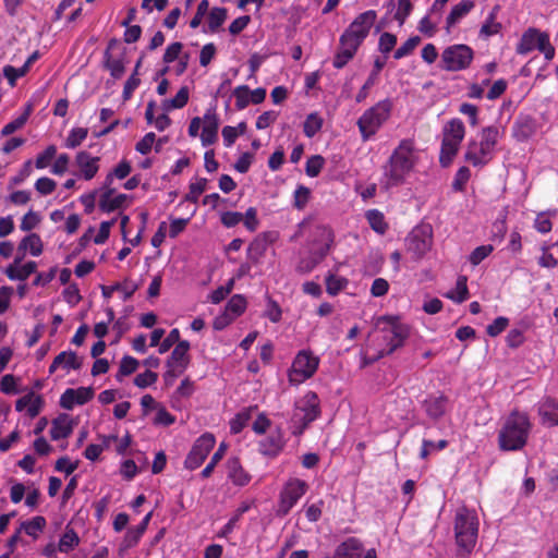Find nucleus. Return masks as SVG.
<instances>
[{"instance_id":"f257e3e1","label":"nucleus","mask_w":558,"mask_h":558,"mask_svg":"<svg viewBox=\"0 0 558 558\" xmlns=\"http://www.w3.org/2000/svg\"><path fill=\"white\" fill-rule=\"evenodd\" d=\"M420 160V150L412 140H402L384 167L380 185L385 190L402 185Z\"/></svg>"},{"instance_id":"f03ea898","label":"nucleus","mask_w":558,"mask_h":558,"mask_svg":"<svg viewBox=\"0 0 558 558\" xmlns=\"http://www.w3.org/2000/svg\"><path fill=\"white\" fill-rule=\"evenodd\" d=\"M504 132L497 125L483 128L476 138H471L465 148L464 159L476 168L488 165L496 151V146Z\"/></svg>"},{"instance_id":"7ed1b4c3","label":"nucleus","mask_w":558,"mask_h":558,"mask_svg":"<svg viewBox=\"0 0 558 558\" xmlns=\"http://www.w3.org/2000/svg\"><path fill=\"white\" fill-rule=\"evenodd\" d=\"M532 424L526 413L511 412L498 434L499 447L506 451L522 449L529 438Z\"/></svg>"},{"instance_id":"20e7f679","label":"nucleus","mask_w":558,"mask_h":558,"mask_svg":"<svg viewBox=\"0 0 558 558\" xmlns=\"http://www.w3.org/2000/svg\"><path fill=\"white\" fill-rule=\"evenodd\" d=\"M320 415V402L314 391H307L295 400L290 418L291 433L300 436Z\"/></svg>"},{"instance_id":"39448f33","label":"nucleus","mask_w":558,"mask_h":558,"mask_svg":"<svg viewBox=\"0 0 558 558\" xmlns=\"http://www.w3.org/2000/svg\"><path fill=\"white\" fill-rule=\"evenodd\" d=\"M392 110V101L383 99L366 109L357 119V128L364 142L371 140L388 121Z\"/></svg>"},{"instance_id":"423d86ee","label":"nucleus","mask_w":558,"mask_h":558,"mask_svg":"<svg viewBox=\"0 0 558 558\" xmlns=\"http://www.w3.org/2000/svg\"><path fill=\"white\" fill-rule=\"evenodd\" d=\"M478 533V519L474 511L461 508L454 518V537L460 550L471 554L475 547Z\"/></svg>"},{"instance_id":"0eeeda50","label":"nucleus","mask_w":558,"mask_h":558,"mask_svg":"<svg viewBox=\"0 0 558 558\" xmlns=\"http://www.w3.org/2000/svg\"><path fill=\"white\" fill-rule=\"evenodd\" d=\"M377 327L384 333L383 338L387 341L386 348L380 350L379 355L392 353L401 347L409 336V326L403 324L399 317L383 316L377 320Z\"/></svg>"},{"instance_id":"6e6552de","label":"nucleus","mask_w":558,"mask_h":558,"mask_svg":"<svg viewBox=\"0 0 558 558\" xmlns=\"http://www.w3.org/2000/svg\"><path fill=\"white\" fill-rule=\"evenodd\" d=\"M465 135V128L460 119H451L444 126V137L440 150V163L448 166L457 155Z\"/></svg>"},{"instance_id":"1a4fd4ad","label":"nucleus","mask_w":558,"mask_h":558,"mask_svg":"<svg viewBox=\"0 0 558 558\" xmlns=\"http://www.w3.org/2000/svg\"><path fill=\"white\" fill-rule=\"evenodd\" d=\"M319 359L312 352L302 350L294 357L291 368L288 373V379L291 385H300L311 378L317 371Z\"/></svg>"},{"instance_id":"9d476101","label":"nucleus","mask_w":558,"mask_h":558,"mask_svg":"<svg viewBox=\"0 0 558 558\" xmlns=\"http://www.w3.org/2000/svg\"><path fill=\"white\" fill-rule=\"evenodd\" d=\"M474 58L473 49L464 44L447 47L441 53V68L449 72L465 70Z\"/></svg>"},{"instance_id":"9b49d317","label":"nucleus","mask_w":558,"mask_h":558,"mask_svg":"<svg viewBox=\"0 0 558 558\" xmlns=\"http://www.w3.org/2000/svg\"><path fill=\"white\" fill-rule=\"evenodd\" d=\"M535 49L541 51L546 60H551L555 56V49L549 41V36L535 28H530L522 35L517 46V52L519 54H526Z\"/></svg>"},{"instance_id":"f8f14e48","label":"nucleus","mask_w":558,"mask_h":558,"mask_svg":"<svg viewBox=\"0 0 558 558\" xmlns=\"http://www.w3.org/2000/svg\"><path fill=\"white\" fill-rule=\"evenodd\" d=\"M308 485L305 481L291 477L283 485L278 505V514L286 515L298 504L307 492Z\"/></svg>"},{"instance_id":"ddd939ff","label":"nucleus","mask_w":558,"mask_h":558,"mask_svg":"<svg viewBox=\"0 0 558 558\" xmlns=\"http://www.w3.org/2000/svg\"><path fill=\"white\" fill-rule=\"evenodd\" d=\"M376 17L377 14L374 10L359 14L340 37L360 47L367 37Z\"/></svg>"},{"instance_id":"4468645a","label":"nucleus","mask_w":558,"mask_h":558,"mask_svg":"<svg viewBox=\"0 0 558 558\" xmlns=\"http://www.w3.org/2000/svg\"><path fill=\"white\" fill-rule=\"evenodd\" d=\"M190 342L186 340L180 341L172 350L169 359L167 360V372L163 377L167 384L182 375L190 363Z\"/></svg>"},{"instance_id":"2eb2a0df","label":"nucleus","mask_w":558,"mask_h":558,"mask_svg":"<svg viewBox=\"0 0 558 558\" xmlns=\"http://www.w3.org/2000/svg\"><path fill=\"white\" fill-rule=\"evenodd\" d=\"M216 444L215 436L211 433L201 435L193 444L189 454L185 458L184 466L187 470H196L206 460Z\"/></svg>"},{"instance_id":"dca6fc26","label":"nucleus","mask_w":558,"mask_h":558,"mask_svg":"<svg viewBox=\"0 0 558 558\" xmlns=\"http://www.w3.org/2000/svg\"><path fill=\"white\" fill-rule=\"evenodd\" d=\"M432 247V234L424 228L414 229L407 238V248L416 259L422 258Z\"/></svg>"},{"instance_id":"f3484780","label":"nucleus","mask_w":558,"mask_h":558,"mask_svg":"<svg viewBox=\"0 0 558 558\" xmlns=\"http://www.w3.org/2000/svg\"><path fill=\"white\" fill-rule=\"evenodd\" d=\"M100 158L93 156L86 150L75 155L76 175L85 181L93 180L99 171Z\"/></svg>"},{"instance_id":"a211bd4d","label":"nucleus","mask_w":558,"mask_h":558,"mask_svg":"<svg viewBox=\"0 0 558 558\" xmlns=\"http://www.w3.org/2000/svg\"><path fill=\"white\" fill-rule=\"evenodd\" d=\"M93 397L94 391L89 387L68 388L60 397V405L65 410H73L75 405H83Z\"/></svg>"},{"instance_id":"6ab92c4d","label":"nucleus","mask_w":558,"mask_h":558,"mask_svg":"<svg viewBox=\"0 0 558 558\" xmlns=\"http://www.w3.org/2000/svg\"><path fill=\"white\" fill-rule=\"evenodd\" d=\"M204 126L201 134L203 146H210L218 140L219 119L214 109H208L204 117Z\"/></svg>"},{"instance_id":"aec40b11","label":"nucleus","mask_w":558,"mask_h":558,"mask_svg":"<svg viewBox=\"0 0 558 558\" xmlns=\"http://www.w3.org/2000/svg\"><path fill=\"white\" fill-rule=\"evenodd\" d=\"M100 191L101 195L99 199V208L105 213H111L122 208L128 201V195L116 194V191L112 187V185L109 187H105V184H102Z\"/></svg>"},{"instance_id":"412c9836","label":"nucleus","mask_w":558,"mask_h":558,"mask_svg":"<svg viewBox=\"0 0 558 558\" xmlns=\"http://www.w3.org/2000/svg\"><path fill=\"white\" fill-rule=\"evenodd\" d=\"M227 478L235 486H246L252 476L244 470L239 458H229L226 462Z\"/></svg>"},{"instance_id":"4be33fe9","label":"nucleus","mask_w":558,"mask_h":558,"mask_svg":"<svg viewBox=\"0 0 558 558\" xmlns=\"http://www.w3.org/2000/svg\"><path fill=\"white\" fill-rule=\"evenodd\" d=\"M44 407V399L41 396L36 395L33 391L27 392L23 397L16 400L15 410L17 412L26 411L31 418L36 417Z\"/></svg>"},{"instance_id":"5701e85b","label":"nucleus","mask_w":558,"mask_h":558,"mask_svg":"<svg viewBox=\"0 0 558 558\" xmlns=\"http://www.w3.org/2000/svg\"><path fill=\"white\" fill-rule=\"evenodd\" d=\"M73 430V420L69 414H60L51 423L50 436L53 440L68 438Z\"/></svg>"},{"instance_id":"b1692460","label":"nucleus","mask_w":558,"mask_h":558,"mask_svg":"<svg viewBox=\"0 0 558 558\" xmlns=\"http://www.w3.org/2000/svg\"><path fill=\"white\" fill-rule=\"evenodd\" d=\"M81 367V361L77 355L72 351H63L59 353L51 365L49 366V373H54L58 368L64 369L69 373L72 369H78Z\"/></svg>"},{"instance_id":"393cba45","label":"nucleus","mask_w":558,"mask_h":558,"mask_svg":"<svg viewBox=\"0 0 558 558\" xmlns=\"http://www.w3.org/2000/svg\"><path fill=\"white\" fill-rule=\"evenodd\" d=\"M535 132L536 122L529 116L518 118L512 128L513 136L520 142L529 140Z\"/></svg>"},{"instance_id":"a878e982","label":"nucleus","mask_w":558,"mask_h":558,"mask_svg":"<svg viewBox=\"0 0 558 558\" xmlns=\"http://www.w3.org/2000/svg\"><path fill=\"white\" fill-rule=\"evenodd\" d=\"M542 423L548 426L558 425V400L546 398L538 407Z\"/></svg>"},{"instance_id":"bb28decb","label":"nucleus","mask_w":558,"mask_h":558,"mask_svg":"<svg viewBox=\"0 0 558 558\" xmlns=\"http://www.w3.org/2000/svg\"><path fill=\"white\" fill-rule=\"evenodd\" d=\"M475 7L474 1L463 0L452 7L449 15L446 19V29L450 33L451 27L457 25L464 16H466Z\"/></svg>"},{"instance_id":"cd10ccee","label":"nucleus","mask_w":558,"mask_h":558,"mask_svg":"<svg viewBox=\"0 0 558 558\" xmlns=\"http://www.w3.org/2000/svg\"><path fill=\"white\" fill-rule=\"evenodd\" d=\"M361 542L351 537L341 543L332 556H326L324 558H361Z\"/></svg>"},{"instance_id":"c85d7f7f","label":"nucleus","mask_w":558,"mask_h":558,"mask_svg":"<svg viewBox=\"0 0 558 558\" xmlns=\"http://www.w3.org/2000/svg\"><path fill=\"white\" fill-rule=\"evenodd\" d=\"M357 49L359 46L352 44L349 40H344L342 37H340L339 50L335 56L333 66L336 69H342L354 57Z\"/></svg>"},{"instance_id":"c756f323","label":"nucleus","mask_w":558,"mask_h":558,"mask_svg":"<svg viewBox=\"0 0 558 558\" xmlns=\"http://www.w3.org/2000/svg\"><path fill=\"white\" fill-rule=\"evenodd\" d=\"M37 269L36 262H27L24 265H19L17 260L14 264L10 265L5 269V275L11 280H26L32 274H34Z\"/></svg>"},{"instance_id":"7c9ffc66","label":"nucleus","mask_w":558,"mask_h":558,"mask_svg":"<svg viewBox=\"0 0 558 558\" xmlns=\"http://www.w3.org/2000/svg\"><path fill=\"white\" fill-rule=\"evenodd\" d=\"M500 11V7L495 5L489 14L487 15L485 22L482 24L480 29V36L483 38H489L494 35H497L501 31V23L497 21V15Z\"/></svg>"},{"instance_id":"2f4dec72","label":"nucleus","mask_w":558,"mask_h":558,"mask_svg":"<svg viewBox=\"0 0 558 558\" xmlns=\"http://www.w3.org/2000/svg\"><path fill=\"white\" fill-rule=\"evenodd\" d=\"M448 400L445 396H432L424 404L427 415L432 418H438L442 416L447 409Z\"/></svg>"},{"instance_id":"473e14b6","label":"nucleus","mask_w":558,"mask_h":558,"mask_svg":"<svg viewBox=\"0 0 558 558\" xmlns=\"http://www.w3.org/2000/svg\"><path fill=\"white\" fill-rule=\"evenodd\" d=\"M385 63H386V61L381 60L379 58H377L375 60L374 70L372 71V73L367 77L366 82L364 83V85L361 87V89L356 94V97H355L356 102H363L367 98L368 90L376 83L378 74L385 66Z\"/></svg>"},{"instance_id":"72a5a7b5","label":"nucleus","mask_w":558,"mask_h":558,"mask_svg":"<svg viewBox=\"0 0 558 558\" xmlns=\"http://www.w3.org/2000/svg\"><path fill=\"white\" fill-rule=\"evenodd\" d=\"M105 66L114 80H119L125 72V60L122 54L113 56L109 52L105 53Z\"/></svg>"},{"instance_id":"f704fd0d","label":"nucleus","mask_w":558,"mask_h":558,"mask_svg":"<svg viewBox=\"0 0 558 558\" xmlns=\"http://www.w3.org/2000/svg\"><path fill=\"white\" fill-rule=\"evenodd\" d=\"M283 447V439L281 434H272L260 441V452L264 456L275 457Z\"/></svg>"},{"instance_id":"c9c22d12","label":"nucleus","mask_w":558,"mask_h":558,"mask_svg":"<svg viewBox=\"0 0 558 558\" xmlns=\"http://www.w3.org/2000/svg\"><path fill=\"white\" fill-rule=\"evenodd\" d=\"M468 278L465 276H459L456 282V287L448 291L445 296L456 303H462L469 298Z\"/></svg>"},{"instance_id":"e433bc0d","label":"nucleus","mask_w":558,"mask_h":558,"mask_svg":"<svg viewBox=\"0 0 558 558\" xmlns=\"http://www.w3.org/2000/svg\"><path fill=\"white\" fill-rule=\"evenodd\" d=\"M132 170L131 163L126 160H121L113 169L110 171L102 184L105 187H109L112 185L114 179L123 180L125 179Z\"/></svg>"},{"instance_id":"4c0bfd02","label":"nucleus","mask_w":558,"mask_h":558,"mask_svg":"<svg viewBox=\"0 0 558 558\" xmlns=\"http://www.w3.org/2000/svg\"><path fill=\"white\" fill-rule=\"evenodd\" d=\"M365 217L371 228L378 234H384L387 231L388 225L381 211L377 209H369L366 211Z\"/></svg>"},{"instance_id":"58836bf2","label":"nucleus","mask_w":558,"mask_h":558,"mask_svg":"<svg viewBox=\"0 0 558 558\" xmlns=\"http://www.w3.org/2000/svg\"><path fill=\"white\" fill-rule=\"evenodd\" d=\"M20 250L28 251L33 256H39L43 252V242L38 234L32 233L20 243Z\"/></svg>"},{"instance_id":"ea45409f","label":"nucleus","mask_w":558,"mask_h":558,"mask_svg":"<svg viewBox=\"0 0 558 558\" xmlns=\"http://www.w3.org/2000/svg\"><path fill=\"white\" fill-rule=\"evenodd\" d=\"M246 308V300L241 294H234L227 303L225 312L233 319L240 316Z\"/></svg>"},{"instance_id":"a19ab883","label":"nucleus","mask_w":558,"mask_h":558,"mask_svg":"<svg viewBox=\"0 0 558 558\" xmlns=\"http://www.w3.org/2000/svg\"><path fill=\"white\" fill-rule=\"evenodd\" d=\"M187 100L189 88L186 86H183L180 88V90L173 98L165 100L162 102V107L166 111H170L172 109H180L186 105Z\"/></svg>"},{"instance_id":"79ce46f5","label":"nucleus","mask_w":558,"mask_h":558,"mask_svg":"<svg viewBox=\"0 0 558 558\" xmlns=\"http://www.w3.org/2000/svg\"><path fill=\"white\" fill-rule=\"evenodd\" d=\"M111 439H116V437L113 435L104 436L102 444L88 445L84 451V457L90 461L97 460L101 452L109 447Z\"/></svg>"},{"instance_id":"37998d69","label":"nucleus","mask_w":558,"mask_h":558,"mask_svg":"<svg viewBox=\"0 0 558 558\" xmlns=\"http://www.w3.org/2000/svg\"><path fill=\"white\" fill-rule=\"evenodd\" d=\"M138 365L140 363L135 357L130 355L123 356L120 362L119 371L116 375L117 380L122 381L125 376L133 374L137 369Z\"/></svg>"},{"instance_id":"c03bdc74","label":"nucleus","mask_w":558,"mask_h":558,"mask_svg":"<svg viewBox=\"0 0 558 558\" xmlns=\"http://www.w3.org/2000/svg\"><path fill=\"white\" fill-rule=\"evenodd\" d=\"M87 128H73L65 138L64 145L66 148L74 149L78 147L87 137Z\"/></svg>"},{"instance_id":"a18cd8bd","label":"nucleus","mask_w":558,"mask_h":558,"mask_svg":"<svg viewBox=\"0 0 558 558\" xmlns=\"http://www.w3.org/2000/svg\"><path fill=\"white\" fill-rule=\"evenodd\" d=\"M349 281L347 278L329 274L326 277V291L330 295H337L340 291H342L347 286Z\"/></svg>"},{"instance_id":"49530a36","label":"nucleus","mask_w":558,"mask_h":558,"mask_svg":"<svg viewBox=\"0 0 558 558\" xmlns=\"http://www.w3.org/2000/svg\"><path fill=\"white\" fill-rule=\"evenodd\" d=\"M227 19V10L225 8H213L208 13L209 32L216 33Z\"/></svg>"},{"instance_id":"de8ad7c7","label":"nucleus","mask_w":558,"mask_h":558,"mask_svg":"<svg viewBox=\"0 0 558 558\" xmlns=\"http://www.w3.org/2000/svg\"><path fill=\"white\" fill-rule=\"evenodd\" d=\"M251 89L247 85H240L232 92V96L235 98V107L238 110L245 109L251 104Z\"/></svg>"},{"instance_id":"09e8293b","label":"nucleus","mask_w":558,"mask_h":558,"mask_svg":"<svg viewBox=\"0 0 558 558\" xmlns=\"http://www.w3.org/2000/svg\"><path fill=\"white\" fill-rule=\"evenodd\" d=\"M31 111H32L31 106H27V108L21 116H19L13 121L9 122L8 124H5L3 126L2 131H1L2 135H10V134L14 133L15 131L22 129L24 126V124L26 123V121L28 120Z\"/></svg>"},{"instance_id":"8fccbe9b","label":"nucleus","mask_w":558,"mask_h":558,"mask_svg":"<svg viewBox=\"0 0 558 558\" xmlns=\"http://www.w3.org/2000/svg\"><path fill=\"white\" fill-rule=\"evenodd\" d=\"M227 444L221 442L216 450V452L210 458L209 463L203 469L201 475L204 478H207L211 475L213 471L215 470L216 465L220 462V460L223 458L226 451H227Z\"/></svg>"},{"instance_id":"3c124183","label":"nucleus","mask_w":558,"mask_h":558,"mask_svg":"<svg viewBox=\"0 0 558 558\" xmlns=\"http://www.w3.org/2000/svg\"><path fill=\"white\" fill-rule=\"evenodd\" d=\"M207 186V180L204 178L196 179L190 184V191L185 195L184 201L191 203H197L199 196L204 193Z\"/></svg>"},{"instance_id":"603ef678","label":"nucleus","mask_w":558,"mask_h":558,"mask_svg":"<svg viewBox=\"0 0 558 558\" xmlns=\"http://www.w3.org/2000/svg\"><path fill=\"white\" fill-rule=\"evenodd\" d=\"M322 125H323L322 118L317 113H311L307 116V118L304 122V125H303L304 134L311 138L319 132V130L322 129Z\"/></svg>"},{"instance_id":"864d4df0","label":"nucleus","mask_w":558,"mask_h":558,"mask_svg":"<svg viewBox=\"0 0 558 558\" xmlns=\"http://www.w3.org/2000/svg\"><path fill=\"white\" fill-rule=\"evenodd\" d=\"M80 543L77 534L73 530L66 531L60 538L58 549L61 553H69L76 547Z\"/></svg>"},{"instance_id":"5fc2aeb1","label":"nucleus","mask_w":558,"mask_h":558,"mask_svg":"<svg viewBox=\"0 0 558 558\" xmlns=\"http://www.w3.org/2000/svg\"><path fill=\"white\" fill-rule=\"evenodd\" d=\"M46 526V519L37 515L23 523L25 533L29 536L37 537L38 533Z\"/></svg>"},{"instance_id":"6e6d98bb","label":"nucleus","mask_w":558,"mask_h":558,"mask_svg":"<svg viewBox=\"0 0 558 558\" xmlns=\"http://www.w3.org/2000/svg\"><path fill=\"white\" fill-rule=\"evenodd\" d=\"M325 166V159L320 155L311 156L305 166V172L310 178H316Z\"/></svg>"},{"instance_id":"4d7b16f0","label":"nucleus","mask_w":558,"mask_h":558,"mask_svg":"<svg viewBox=\"0 0 558 558\" xmlns=\"http://www.w3.org/2000/svg\"><path fill=\"white\" fill-rule=\"evenodd\" d=\"M494 251V246L492 244H485L477 246L472 251L469 256V262L472 266L480 265L486 257H488Z\"/></svg>"},{"instance_id":"13d9d810","label":"nucleus","mask_w":558,"mask_h":558,"mask_svg":"<svg viewBox=\"0 0 558 558\" xmlns=\"http://www.w3.org/2000/svg\"><path fill=\"white\" fill-rule=\"evenodd\" d=\"M57 155V147L54 145H49L44 151L38 154L35 160V167L37 169H45L47 168L51 160Z\"/></svg>"},{"instance_id":"bf43d9fd","label":"nucleus","mask_w":558,"mask_h":558,"mask_svg":"<svg viewBox=\"0 0 558 558\" xmlns=\"http://www.w3.org/2000/svg\"><path fill=\"white\" fill-rule=\"evenodd\" d=\"M421 39L418 36L410 37L405 43H403L393 53V58L400 60L413 52L416 46L420 44Z\"/></svg>"},{"instance_id":"052dcab7","label":"nucleus","mask_w":558,"mask_h":558,"mask_svg":"<svg viewBox=\"0 0 558 558\" xmlns=\"http://www.w3.org/2000/svg\"><path fill=\"white\" fill-rule=\"evenodd\" d=\"M28 72L27 65H22L20 68H14L12 65H5L3 68V75L8 80L11 86L15 85V82L24 76Z\"/></svg>"},{"instance_id":"680f3d73","label":"nucleus","mask_w":558,"mask_h":558,"mask_svg":"<svg viewBox=\"0 0 558 558\" xmlns=\"http://www.w3.org/2000/svg\"><path fill=\"white\" fill-rule=\"evenodd\" d=\"M412 8L413 7L410 0H398L395 19L398 21L399 26L403 25L407 17L410 15Z\"/></svg>"},{"instance_id":"e2e57ef3","label":"nucleus","mask_w":558,"mask_h":558,"mask_svg":"<svg viewBox=\"0 0 558 558\" xmlns=\"http://www.w3.org/2000/svg\"><path fill=\"white\" fill-rule=\"evenodd\" d=\"M56 187H57L56 181L48 177L39 178L35 182V189L40 195H45V196L49 195L56 190Z\"/></svg>"},{"instance_id":"0e129e2a","label":"nucleus","mask_w":558,"mask_h":558,"mask_svg":"<svg viewBox=\"0 0 558 558\" xmlns=\"http://www.w3.org/2000/svg\"><path fill=\"white\" fill-rule=\"evenodd\" d=\"M157 379H158V375L148 369L142 374H138L134 378V384L138 388H146V387L154 385L157 381Z\"/></svg>"},{"instance_id":"69168bd1","label":"nucleus","mask_w":558,"mask_h":558,"mask_svg":"<svg viewBox=\"0 0 558 558\" xmlns=\"http://www.w3.org/2000/svg\"><path fill=\"white\" fill-rule=\"evenodd\" d=\"M69 163H70L69 155L60 154L59 156H57V158L50 169V172L56 175H62L63 173H65L68 171Z\"/></svg>"},{"instance_id":"338daca9","label":"nucleus","mask_w":558,"mask_h":558,"mask_svg":"<svg viewBox=\"0 0 558 558\" xmlns=\"http://www.w3.org/2000/svg\"><path fill=\"white\" fill-rule=\"evenodd\" d=\"M267 247V241L265 238H256L248 246V254L252 258H259Z\"/></svg>"},{"instance_id":"774afa93","label":"nucleus","mask_w":558,"mask_h":558,"mask_svg":"<svg viewBox=\"0 0 558 558\" xmlns=\"http://www.w3.org/2000/svg\"><path fill=\"white\" fill-rule=\"evenodd\" d=\"M508 325L509 319L507 317L500 316L487 326L486 331L490 337H497L508 327Z\"/></svg>"}]
</instances>
